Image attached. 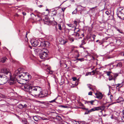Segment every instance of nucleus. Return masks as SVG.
Segmentation results:
<instances>
[{"label": "nucleus", "mask_w": 124, "mask_h": 124, "mask_svg": "<svg viewBox=\"0 0 124 124\" xmlns=\"http://www.w3.org/2000/svg\"><path fill=\"white\" fill-rule=\"evenodd\" d=\"M46 11L47 12V14L46 15L49 13V11L48 9H47L46 10Z\"/></svg>", "instance_id": "obj_43"}, {"label": "nucleus", "mask_w": 124, "mask_h": 124, "mask_svg": "<svg viewBox=\"0 0 124 124\" xmlns=\"http://www.w3.org/2000/svg\"><path fill=\"white\" fill-rule=\"evenodd\" d=\"M96 37V35H92V37L93 38V40H94L95 37Z\"/></svg>", "instance_id": "obj_48"}, {"label": "nucleus", "mask_w": 124, "mask_h": 124, "mask_svg": "<svg viewBox=\"0 0 124 124\" xmlns=\"http://www.w3.org/2000/svg\"><path fill=\"white\" fill-rule=\"evenodd\" d=\"M92 93L93 92H89L88 93V95H92Z\"/></svg>", "instance_id": "obj_46"}, {"label": "nucleus", "mask_w": 124, "mask_h": 124, "mask_svg": "<svg viewBox=\"0 0 124 124\" xmlns=\"http://www.w3.org/2000/svg\"><path fill=\"white\" fill-rule=\"evenodd\" d=\"M109 77V80H112L113 79V78L111 76H110Z\"/></svg>", "instance_id": "obj_39"}, {"label": "nucleus", "mask_w": 124, "mask_h": 124, "mask_svg": "<svg viewBox=\"0 0 124 124\" xmlns=\"http://www.w3.org/2000/svg\"><path fill=\"white\" fill-rule=\"evenodd\" d=\"M99 44L100 45H101L102 44V43L101 42V41H99Z\"/></svg>", "instance_id": "obj_61"}, {"label": "nucleus", "mask_w": 124, "mask_h": 124, "mask_svg": "<svg viewBox=\"0 0 124 124\" xmlns=\"http://www.w3.org/2000/svg\"><path fill=\"white\" fill-rule=\"evenodd\" d=\"M77 8L75 9V10H74V11H73L72 12V14H76L77 13V11H78V8H79L80 7H82V6H81V5H77Z\"/></svg>", "instance_id": "obj_18"}, {"label": "nucleus", "mask_w": 124, "mask_h": 124, "mask_svg": "<svg viewBox=\"0 0 124 124\" xmlns=\"http://www.w3.org/2000/svg\"><path fill=\"white\" fill-rule=\"evenodd\" d=\"M81 108L83 109H85V110H86V111H88V110H88V108H85V107Z\"/></svg>", "instance_id": "obj_41"}, {"label": "nucleus", "mask_w": 124, "mask_h": 124, "mask_svg": "<svg viewBox=\"0 0 124 124\" xmlns=\"http://www.w3.org/2000/svg\"><path fill=\"white\" fill-rule=\"evenodd\" d=\"M40 50V49H35L34 51L36 54H37L39 53Z\"/></svg>", "instance_id": "obj_24"}, {"label": "nucleus", "mask_w": 124, "mask_h": 124, "mask_svg": "<svg viewBox=\"0 0 124 124\" xmlns=\"http://www.w3.org/2000/svg\"><path fill=\"white\" fill-rule=\"evenodd\" d=\"M79 34L78 33H77L76 34V36H79Z\"/></svg>", "instance_id": "obj_58"}, {"label": "nucleus", "mask_w": 124, "mask_h": 124, "mask_svg": "<svg viewBox=\"0 0 124 124\" xmlns=\"http://www.w3.org/2000/svg\"><path fill=\"white\" fill-rule=\"evenodd\" d=\"M31 43L32 46H39L40 44L39 42L36 40H32L31 41Z\"/></svg>", "instance_id": "obj_9"}, {"label": "nucleus", "mask_w": 124, "mask_h": 124, "mask_svg": "<svg viewBox=\"0 0 124 124\" xmlns=\"http://www.w3.org/2000/svg\"><path fill=\"white\" fill-rule=\"evenodd\" d=\"M95 101V100H92L90 101H85V104H89V103L92 105H93V103Z\"/></svg>", "instance_id": "obj_16"}, {"label": "nucleus", "mask_w": 124, "mask_h": 124, "mask_svg": "<svg viewBox=\"0 0 124 124\" xmlns=\"http://www.w3.org/2000/svg\"><path fill=\"white\" fill-rule=\"evenodd\" d=\"M88 88H89L90 89L92 90H93V89L92 88H91L90 86H88Z\"/></svg>", "instance_id": "obj_59"}, {"label": "nucleus", "mask_w": 124, "mask_h": 124, "mask_svg": "<svg viewBox=\"0 0 124 124\" xmlns=\"http://www.w3.org/2000/svg\"><path fill=\"white\" fill-rule=\"evenodd\" d=\"M116 85H117V86H116V88L117 87H119V86L121 85V86L120 87H121L123 85V84L122 83L121 84H118Z\"/></svg>", "instance_id": "obj_27"}, {"label": "nucleus", "mask_w": 124, "mask_h": 124, "mask_svg": "<svg viewBox=\"0 0 124 124\" xmlns=\"http://www.w3.org/2000/svg\"><path fill=\"white\" fill-rule=\"evenodd\" d=\"M35 83V81H30L28 84L25 85L24 86L25 91L31 93L33 96H36L40 92L41 88L38 86H32V85Z\"/></svg>", "instance_id": "obj_1"}, {"label": "nucleus", "mask_w": 124, "mask_h": 124, "mask_svg": "<svg viewBox=\"0 0 124 124\" xmlns=\"http://www.w3.org/2000/svg\"><path fill=\"white\" fill-rule=\"evenodd\" d=\"M56 11L55 10L53 11L52 13V15L53 16H55L56 14Z\"/></svg>", "instance_id": "obj_23"}, {"label": "nucleus", "mask_w": 124, "mask_h": 124, "mask_svg": "<svg viewBox=\"0 0 124 124\" xmlns=\"http://www.w3.org/2000/svg\"><path fill=\"white\" fill-rule=\"evenodd\" d=\"M8 59L6 57H5L2 58L1 59V61L2 62L4 63L6 61V60Z\"/></svg>", "instance_id": "obj_20"}, {"label": "nucleus", "mask_w": 124, "mask_h": 124, "mask_svg": "<svg viewBox=\"0 0 124 124\" xmlns=\"http://www.w3.org/2000/svg\"><path fill=\"white\" fill-rule=\"evenodd\" d=\"M48 70H47V71H48V72H49V74H53V71L51 70L50 69H48Z\"/></svg>", "instance_id": "obj_35"}, {"label": "nucleus", "mask_w": 124, "mask_h": 124, "mask_svg": "<svg viewBox=\"0 0 124 124\" xmlns=\"http://www.w3.org/2000/svg\"><path fill=\"white\" fill-rule=\"evenodd\" d=\"M111 73V72L110 71H107L106 72L107 75L109 76H110V74Z\"/></svg>", "instance_id": "obj_37"}, {"label": "nucleus", "mask_w": 124, "mask_h": 124, "mask_svg": "<svg viewBox=\"0 0 124 124\" xmlns=\"http://www.w3.org/2000/svg\"><path fill=\"white\" fill-rule=\"evenodd\" d=\"M116 14L119 18L124 20V8L121 7L118 8Z\"/></svg>", "instance_id": "obj_2"}, {"label": "nucleus", "mask_w": 124, "mask_h": 124, "mask_svg": "<svg viewBox=\"0 0 124 124\" xmlns=\"http://www.w3.org/2000/svg\"><path fill=\"white\" fill-rule=\"evenodd\" d=\"M67 25L69 27H73L74 26V25L72 24H68Z\"/></svg>", "instance_id": "obj_40"}, {"label": "nucleus", "mask_w": 124, "mask_h": 124, "mask_svg": "<svg viewBox=\"0 0 124 124\" xmlns=\"http://www.w3.org/2000/svg\"><path fill=\"white\" fill-rule=\"evenodd\" d=\"M26 76H27V79H28V80H29L31 78V75L30 74L27 75L26 74Z\"/></svg>", "instance_id": "obj_31"}, {"label": "nucleus", "mask_w": 124, "mask_h": 124, "mask_svg": "<svg viewBox=\"0 0 124 124\" xmlns=\"http://www.w3.org/2000/svg\"><path fill=\"white\" fill-rule=\"evenodd\" d=\"M82 43L81 44V45H83L85 44L86 43L85 41L84 40H83L81 41Z\"/></svg>", "instance_id": "obj_32"}, {"label": "nucleus", "mask_w": 124, "mask_h": 124, "mask_svg": "<svg viewBox=\"0 0 124 124\" xmlns=\"http://www.w3.org/2000/svg\"><path fill=\"white\" fill-rule=\"evenodd\" d=\"M43 6L42 5H40L38 6V7L39 8H41Z\"/></svg>", "instance_id": "obj_57"}, {"label": "nucleus", "mask_w": 124, "mask_h": 124, "mask_svg": "<svg viewBox=\"0 0 124 124\" xmlns=\"http://www.w3.org/2000/svg\"><path fill=\"white\" fill-rule=\"evenodd\" d=\"M123 122H124V116H123L121 118Z\"/></svg>", "instance_id": "obj_52"}, {"label": "nucleus", "mask_w": 124, "mask_h": 124, "mask_svg": "<svg viewBox=\"0 0 124 124\" xmlns=\"http://www.w3.org/2000/svg\"><path fill=\"white\" fill-rule=\"evenodd\" d=\"M120 55L122 56H124V52H122L121 53Z\"/></svg>", "instance_id": "obj_47"}, {"label": "nucleus", "mask_w": 124, "mask_h": 124, "mask_svg": "<svg viewBox=\"0 0 124 124\" xmlns=\"http://www.w3.org/2000/svg\"><path fill=\"white\" fill-rule=\"evenodd\" d=\"M95 95L96 98L100 100L102 99L103 96V95L100 92L95 93Z\"/></svg>", "instance_id": "obj_11"}, {"label": "nucleus", "mask_w": 124, "mask_h": 124, "mask_svg": "<svg viewBox=\"0 0 124 124\" xmlns=\"http://www.w3.org/2000/svg\"><path fill=\"white\" fill-rule=\"evenodd\" d=\"M27 105L25 104L23 105L20 104L18 105V107L19 108L22 109L23 108L27 107Z\"/></svg>", "instance_id": "obj_15"}, {"label": "nucleus", "mask_w": 124, "mask_h": 124, "mask_svg": "<svg viewBox=\"0 0 124 124\" xmlns=\"http://www.w3.org/2000/svg\"><path fill=\"white\" fill-rule=\"evenodd\" d=\"M40 44L38 47H41L43 48L46 47H48L50 45V43L48 41H46L43 42H40Z\"/></svg>", "instance_id": "obj_6"}, {"label": "nucleus", "mask_w": 124, "mask_h": 124, "mask_svg": "<svg viewBox=\"0 0 124 124\" xmlns=\"http://www.w3.org/2000/svg\"><path fill=\"white\" fill-rule=\"evenodd\" d=\"M122 62H120L117 64L116 66L117 67H121L122 66Z\"/></svg>", "instance_id": "obj_22"}, {"label": "nucleus", "mask_w": 124, "mask_h": 124, "mask_svg": "<svg viewBox=\"0 0 124 124\" xmlns=\"http://www.w3.org/2000/svg\"><path fill=\"white\" fill-rule=\"evenodd\" d=\"M59 107L61 108H68V107L67 106H64L62 105H61L59 106Z\"/></svg>", "instance_id": "obj_36"}, {"label": "nucleus", "mask_w": 124, "mask_h": 124, "mask_svg": "<svg viewBox=\"0 0 124 124\" xmlns=\"http://www.w3.org/2000/svg\"><path fill=\"white\" fill-rule=\"evenodd\" d=\"M24 75H23L22 74H21L20 75H18L17 76V77H18L19 78H22L21 79L22 80H23L27 81L28 80V79H27V76H26V75L25 74H24Z\"/></svg>", "instance_id": "obj_10"}, {"label": "nucleus", "mask_w": 124, "mask_h": 124, "mask_svg": "<svg viewBox=\"0 0 124 124\" xmlns=\"http://www.w3.org/2000/svg\"><path fill=\"white\" fill-rule=\"evenodd\" d=\"M44 23L49 25L51 23V22L50 21L47 17H45L43 19Z\"/></svg>", "instance_id": "obj_13"}, {"label": "nucleus", "mask_w": 124, "mask_h": 124, "mask_svg": "<svg viewBox=\"0 0 124 124\" xmlns=\"http://www.w3.org/2000/svg\"><path fill=\"white\" fill-rule=\"evenodd\" d=\"M68 39L70 41H71V42H73L74 40V38L70 37H69Z\"/></svg>", "instance_id": "obj_25"}, {"label": "nucleus", "mask_w": 124, "mask_h": 124, "mask_svg": "<svg viewBox=\"0 0 124 124\" xmlns=\"http://www.w3.org/2000/svg\"><path fill=\"white\" fill-rule=\"evenodd\" d=\"M123 100V99L122 97H120L118 99L117 101V103L120 102L121 101Z\"/></svg>", "instance_id": "obj_21"}, {"label": "nucleus", "mask_w": 124, "mask_h": 124, "mask_svg": "<svg viewBox=\"0 0 124 124\" xmlns=\"http://www.w3.org/2000/svg\"><path fill=\"white\" fill-rule=\"evenodd\" d=\"M41 89L40 90L39 93H38L37 95H36L37 97H38L39 98H44L47 95V93H45L44 92L41 91Z\"/></svg>", "instance_id": "obj_8"}, {"label": "nucleus", "mask_w": 124, "mask_h": 124, "mask_svg": "<svg viewBox=\"0 0 124 124\" xmlns=\"http://www.w3.org/2000/svg\"><path fill=\"white\" fill-rule=\"evenodd\" d=\"M90 113V112L89 110H88V111H86L84 113L85 115H86L89 114V113Z\"/></svg>", "instance_id": "obj_34"}, {"label": "nucleus", "mask_w": 124, "mask_h": 124, "mask_svg": "<svg viewBox=\"0 0 124 124\" xmlns=\"http://www.w3.org/2000/svg\"><path fill=\"white\" fill-rule=\"evenodd\" d=\"M11 76L10 78H9L10 80L8 83L10 85H12L15 84L16 81L15 78H11Z\"/></svg>", "instance_id": "obj_12"}, {"label": "nucleus", "mask_w": 124, "mask_h": 124, "mask_svg": "<svg viewBox=\"0 0 124 124\" xmlns=\"http://www.w3.org/2000/svg\"><path fill=\"white\" fill-rule=\"evenodd\" d=\"M97 7V6H96L95 7H93V8H90V9L91 10H92L93 9H94L95 8H96Z\"/></svg>", "instance_id": "obj_56"}, {"label": "nucleus", "mask_w": 124, "mask_h": 124, "mask_svg": "<svg viewBox=\"0 0 124 124\" xmlns=\"http://www.w3.org/2000/svg\"><path fill=\"white\" fill-rule=\"evenodd\" d=\"M14 16L16 17H18L19 16V15L17 14H16Z\"/></svg>", "instance_id": "obj_53"}, {"label": "nucleus", "mask_w": 124, "mask_h": 124, "mask_svg": "<svg viewBox=\"0 0 124 124\" xmlns=\"http://www.w3.org/2000/svg\"><path fill=\"white\" fill-rule=\"evenodd\" d=\"M58 29L60 30H62V28L61 26V24H58Z\"/></svg>", "instance_id": "obj_29"}, {"label": "nucleus", "mask_w": 124, "mask_h": 124, "mask_svg": "<svg viewBox=\"0 0 124 124\" xmlns=\"http://www.w3.org/2000/svg\"><path fill=\"white\" fill-rule=\"evenodd\" d=\"M105 108L104 106H100L99 107H95L89 110L90 112L95 111H99L103 110Z\"/></svg>", "instance_id": "obj_7"}, {"label": "nucleus", "mask_w": 124, "mask_h": 124, "mask_svg": "<svg viewBox=\"0 0 124 124\" xmlns=\"http://www.w3.org/2000/svg\"><path fill=\"white\" fill-rule=\"evenodd\" d=\"M56 98L55 99L52 100V101H49V102L50 103H52V102H55V100H56Z\"/></svg>", "instance_id": "obj_44"}, {"label": "nucleus", "mask_w": 124, "mask_h": 124, "mask_svg": "<svg viewBox=\"0 0 124 124\" xmlns=\"http://www.w3.org/2000/svg\"><path fill=\"white\" fill-rule=\"evenodd\" d=\"M21 70V68H20L18 69L16 71L15 74L16 76H17V74L18 73H21L20 71Z\"/></svg>", "instance_id": "obj_17"}, {"label": "nucleus", "mask_w": 124, "mask_h": 124, "mask_svg": "<svg viewBox=\"0 0 124 124\" xmlns=\"http://www.w3.org/2000/svg\"><path fill=\"white\" fill-rule=\"evenodd\" d=\"M65 8H62V10L63 11H64Z\"/></svg>", "instance_id": "obj_60"}, {"label": "nucleus", "mask_w": 124, "mask_h": 124, "mask_svg": "<svg viewBox=\"0 0 124 124\" xmlns=\"http://www.w3.org/2000/svg\"><path fill=\"white\" fill-rule=\"evenodd\" d=\"M29 46L31 49H32V47L31 46L29 45Z\"/></svg>", "instance_id": "obj_64"}, {"label": "nucleus", "mask_w": 124, "mask_h": 124, "mask_svg": "<svg viewBox=\"0 0 124 124\" xmlns=\"http://www.w3.org/2000/svg\"><path fill=\"white\" fill-rule=\"evenodd\" d=\"M90 2L92 3H93L95 1V0H90Z\"/></svg>", "instance_id": "obj_49"}, {"label": "nucleus", "mask_w": 124, "mask_h": 124, "mask_svg": "<svg viewBox=\"0 0 124 124\" xmlns=\"http://www.w3.org/2000/svg\"><path fill=\"white\" fill-rule=\"evenodd\" d=\"M105 13L107 15H108L109 14V12L108 11H106Z\"/></svg>", "instance_id": "obj_50"}, {"label": "nucleus", "mask_w": 124, "mask_h": 124, "mask_svg": "<svg viewBox=\"0 0 124 124\" xmlns=\"http://www.w3.org/2000/svg\"><path fill=\"white\" fill-rule=\"evenodd\" d=\"M92 58H93V60H95V58H94V57L93 56H92Z\"/></svg>", "instance_id": "obj_63"}, {"label": "nucleus", "mask_w": 124, "mask_h": 124, "mask_svg": "<svg viewBox=\"0 0 124 124\" xmlns=\"http://www.w3.org/2000/svg\"><path fill=\"white\" fill-rule=\"evenodd\" d=\"M41 53L39 54L40 57L42 59H44L46 58L48 55V51L46 48H43L41 50Z\"/></svg>", "instance_id": "obj_3"}, {"label": "nucleus", "mask_w": 124, "mask_h": 124, "mask_svg": "<svg viewBox=\"0 0 124 124\" xmlns=\"http://www.w3.org/2000/svg\"><path fill=\"white\" fill-rule=\"evenodd\" d=\"M110 98L111 100H112V99L113 98V96L112 95H110Z\"/></svg>", "instance_id": "obj_51"}, {"label": "nucleus", "mask_w": 124, "mask_h": 124, "mask_svg": "<svg viewBox=\"0 0 124 124\" xmlns=\"http://www.w3.org/2000/svg\"><path fill=\"white\" fill-rule=\"evenodd\" d=\"M78 104L79 106H82L83 107H85L84 105L80 102H78Z\"/></svg>", "instance_id": "obj_26"}, {"label": "nucleus", "mask_w": 124, "mask_h": 124, "mask_svg": "<svg viewBox=\"0 0 124 124\" xmlns=\"http://www.w3.org/2000/svg\"><path fill=\"white\" fill-rule=\"evenodd\" d=\"M28 124H35V122L34 121L29 119L28 120Z\"/></svg>", "instance_id": "obj_19"}, {"label": "nucleus", "mask_w": 124, "mask_h": 124, "mask_svg": "<svg viewBox=\"0 0 124 124\" xmlns=\"http://www.w3.org/2000/svg\"><path fill=\"white\" fill-rule=\"evenodd\" d=\"M8 79L7 77L2 74H0V85H3L8 81Z\"/></svg>", "instance_id": "obj_4"}, {"label": "nucleus", "mask_w": 124, "mask_h": 124, "mask_svg": "<svg viewBox=\"0 0 124 124\" xmlns=\"http://www.w3.org/2000/svg\"><path fill=\"white\" fill-rule=\"evenodd\" d=\"M122 114L124 115V110H123L122 112Z\"/></svg>", "instance_id": "obj_62"}, {"label": "nucleus", "mask_w": 124, "mask_h": 124, "mask_svg": "<svg viewBox=\"0 0 124 124\" xmlns=\"http://www.w3.org/2000/svg\"><path fill=\"white\" fill-rule=\"evenodd\" d=\"M76 60L79 61L81 62H82L84 60V59L83 58H77Z\"/></svg>", "instance_id": "obj_30"}, {"label": "nucleus", "mask_w": 124, "mask_h": 124, "mask_svg": "<svg viewBox=\"0 0 124 124\" xmlns=\"http://www.w3.org/2000/svg\"><path fill=\"white\" fill-rule=\"evenodd\" d=\"M96 71V70H93L91 72L92 73V75H94Z\"/></svg>", "instance_id": "obj_42"}, {"label": "nucleus", "mask_w": 124, "mask_h": 124, "mask_svg": "<svg viewBox=\"0 0 124 124\" xmlns=\"http://www.w3.org/2000/svg\"><path fill=\"white\" fill-rule=\"evenodd\" d=\"M75 53H76L77 54V58L78 57H79V52H78V51L77 50H76L75 51Z\"/></svg>", "instance_id": "obj_33"}, {"label": "nucleus", "mask_w": 124, "mask_h": 124, "mask_svg": "<svg viewBox=\"0 0 124 124\" xmlns=\"http://www.w3.org/2000/svg\"><path fill=\"white\" fill-rule=\"evenodd\" d=\"M22 14L24 16H25L26 15V13L25 12H23Z\"/></svg>", "instance_id": "obj_54"}, {"label": "nucleus", "mask_w": 124, "mask_h": 124, "mask_svg": "<svg viewBox=\"0 0 124 124\" xmlns=\"http://www.w3.org/2000/svg\"><path fill=\"white\" fill-rule=\"evenodd\" d=\"M22 121L23 124H27V121L26 120H22Z\"/></svg>", "instance_id": "obj_28"}, {"label": "nucleus", "mask_w": 124, "mask_h": 124, "mask_svg": "<svg viewBox=\"0 0 124 124\" xmlns=\"http://www.w3.org/2000/svg\"><path fill=\"white\" fill-rule=\"evenodd\" d=\"M1 73L7 75V76H6L7 77V78H10L11 77V74L9 72V69H8L6 68H3L1 70Z\"/></svg>", "instance_id": "obj_5"}, {"label": "nucleus", "mask_w": 124, "mask_h": 124, "mask_svg": "<svg viewBox=\"0 0 124 124\" xmlns=\"http://www.w3.org/2000/svg\"><path fill=\"white\" fill-rule=\"evenodd\" d=\"M72 79L73 81H75L77 80V78L75 77H73Z\"/></svg>", "instance_id": "obj_45"}, {"label": "nucleus", "mask_w": 124, "mask_h": 124, "mask_svg": "<svg viewBox=\"0 0 124 124\" xmlns=\"http://www.w3.org/2000/svg\"><path fill=\"white\" fill-rule=\"evenodd\" d=\"M74 22V24H76V25L77 23V22L76 21H75Z\"/></svg>", "instance_id": "obj_55"}, {"label": "nucleus", "mask_w": 124, "mask_h": 124, "mask_svg": "<svg viewBox=\"0 0 124 124\" xmlns=\"http://www.w3.org/2000/svg\"><path fill=\"white\" fill-rule=\"evenodd\" d=\"M92 72H87L85 75V76H87L88 75H91V74Z\"/></svg>", "instance_id": "obj_38"}, {"label": "nucleus", "mask_w": 124, "mask_h": 124, "mask_svg": "<svg viewBox=\"0 0 124 124\" xmlns=\"http://www.w3.org/2000/svg\"><path fill=\"white\" fill-rule=\"evenodd\" d=\"M59 42L61 44L64 45L68 42V40L67 39H64L62 38H61L59 40Z\"/></svg>", "instance_id": "obj_14"}]
</instances>
